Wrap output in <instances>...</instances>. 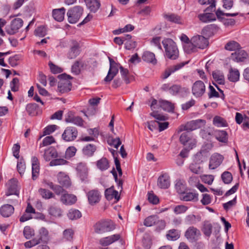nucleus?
<instances>
[{"mask_svg": "<svg viewBox=\"0 0 249 249\" xmlns=\"http://www.w3.org/2000/svg\"><path fill=\"white\" fill-rule=\"evenodd\" d=\"M87 197L89 203L93 205L98 203L101 198L100 193L97 190H92L87 193Z\"/></svg>", "mask_w": 249, "mask_h": 249, "instance_id": "10", "label": "nucleus"}, {"mask_svg": "<svg viewBox=\"0 0 249 249\" xmlns=\"http://www.w3.org/2000/svg\"><path fill=\"white\" fill-rule=\"evenodd\" d=\"M206 121L202 119L192 121L187 124L189 131H192L205 125Z\"/></svg>", "mask_w": 249, "mask_h": 249, "instance_id": "24", "label": "nucleus"}, {"mask_svg": "<svg viewBox=\"0 0 249 249\" xmlns=\"http://www.w3.org/2000/svg\"><path fill=\"white\" fill-rule=\"evenodd\" d=\"M179 38L183 43V47L184 51L187 53H190L191 38L189 37L185 34H182L179 36Z\"/></svg>", "mask_w": 249, "mask_h": 249, "instance_id": "22", "label": "nucleus"}, {"mask_svg": "<svg viewBox=\"0 0 249 249\" xmlns=\"http://www.w3.org/2000/svg\"><path fill=\"white\" fill-rule=\"evenodd\" d=\"M180 231L176 229L169 230L166 234V237L168 240L175 241L180 237Z\"/></svg>", "mask_w": 249, "mask_h": 249, "instance_id": "37", "label": "nucleus"}, {"mask_svg": "<svg viewBox=\"0 0 249 249\" xmlns=\"http://www.w3.org/2000/svg\"><path fill=\"white\" fill-rule=\"evenodd\" d=\"M120 237V235L119 234H113L101 238L99 241V243L103 246H107L118 240Z\"/></svg>", "mask_w": 249, "mask_h": 249, "instance_id": "14", "label": "nucleus"}, {"mask_svg": "<svg viewBox=\"0 0 249 249\" xmlns=\"http://www.w3.org/2000/svg\"><path fill=\"white\" fill-rule=\"evenodd\" d=\"M96 150V147L94 145L89 144L83 148L82 152L84 155L90 157L93 155Z\"/></svg>", "mask_w": 249, "mask_h": 249, "instance_id": "39", "label": "nucleus"}, {"mask_svg": "<svg viewBox=\"0 0 249 249\" xmlns=\"http://www.w3.org/2000/svg\"><path fill=\"white\" fill-rule=\"evenodd\" d=\"M213 124L217 127H226L228 125L226 121L219 116H216L213 119Z\"/></svg>", "mask_w": 249, "mask_h": 249, "instance_id": "41", "label": "nucleus"}, {"mask_svg": "<svg viewBox=\"0 0 249 249\" xmlns=\"http://www.w3.org/2000/svg\"><path fill=\"white\" fill-rule=\"evenodd\" d=\"M65 121L67 123H71L74 124H77L78 119L74 116L72 111H69L65 115Z\"/></svg>", "mask_w": 249, "mask_h": 249, "instance_id": "45", "label": "nucleus"}, {"mask_svg": "<svg viewBox=\"0 0 249 249\" xmlns=\"http://www.w3.org/2000/svg\"><path fill=\"white\" fill-rule=\"evenodd\" d=\"M120 65L110 66L107 74L104 79L106 82H110L118 72V68H120Z\"/></svg>", "mask_w": 249, "mask_h": 249, "instance_id": "18", "label": "nucleus"}, {"mask_svg": "<svg viewBox=\"0 0 249 249\" xmlns=\"http://www.w3.org/2000/svg\"><path fill=\"white\" fill-rule=\"evenodd\" d=\"M213 79L219 84L223 85L225 83V78L223 73L218 70L214 71L213 72Z\"/></svg>", "mask_w": 249, "mask_h": 249, "instance_id": "35", "label": "nucleus"}, {"mask_svg": "<svg viewBox=\"0 0 249 249\" xmlns=\"http://www.w3.org/2000/svg\"><path fill=\"white\" fill-rule=\"evenodd\" d=\"M8 191L7 196L15 195L18 196L20 190V186L18 181L16 179H12L8 182Z\"/></svg>", "mask_w": 249, "mask_h": 249, "instance_id": "9", "label": "nucleus"}, {"mask_svg": "<svg viewBox=\"0 0 249 249\" xmlns=\"http://www.w3.org/2000/svg\"><path fill=\"white\" fill-rule=\"evenodd\" d=\"M240 73L238 70L231 68L228 74V79L232 82H236L239 79Z\"/></svg>", "mask_w": 249, "mask_h": 249, "instance_id": "33", "label": "nucleus"}, {"mask_svg": "<svg viewBox=\"0 0 249 249\" xmlns=\"http://www.w3.org/2000/svg\"><path fill=\"white\" fill-rule=\"evenodd\" d=\"M78 54V43L76 40L72 41V45L68 54V57L69 59H74L77 57Z\"/></svg>", "mask_w": 249, "mask_h": 249, "instance_id": "31", "label": "nucleus"}, {"mask_svg": "<svg viewBox=\"0 0 249 249\" xmlns=\"http://www.w3.org/2000/svg\"><path fill=\"white\" fill-rule=\"evenodd\" d=\"M58 182L66 188L69 187L71 185V182L69 177L63 173L60 172L58 175Z\"/></svg>", "mask_w": 249, "mask_h": 249, "instance_id": "25", "label": "nucleus"}, {"mask_svg": "<svg viewBox=\"0 0 249 249\" xmlns=\"http://www.w3.org/2000/svg\"><path fill=\"white\" fill-rule=\"evenodd\" d=\"M201 221V216L199 215L190 214L186 215L184 218V222L187 225L196 224Z\"/></svg>", "mask_w": 249, "mask_h": 249, "instance_id": "28", "label": "nucleus"}, {"mask_svg": "<svg viewBox=\"0 0 249 249\" xmlns=\"http://www.w3.org/2000/svg\"><path fill=\"white\" fill-rule=\"evenodd\" d=\"M248 53L245 51L239 49L237 51L232 53L231 55V59L235 62L244 61L247 57Z\"/></svg>", "mask_w": 249, "mask_h": 249, "instance_id": "12", "label": "nucleus"}, {"mask_svg": "<svg viewBox=\"0 0 249 249\" xmlns=\"http://www.w3.org/2000/svg\"><path fill=\"white\" fill-rule=\"evenodd\" d=\"M209 45L208 38L201 35H196L191 38L190 53L199 49H204Z\"/></svg>", "mask_w": 249, "mask_h": 249, "instance_id": "2", "label": "nucleus"}, {"mask_svg": "<svg viewBox=\"0 0 249 249\" xmlns=\"http://www.w3.org/2000/svg\"><path fill=\"white\" fill-rule=\"evenodd\" d=\"M175 188L178 193L181 195L185 191V186L181 180L177 181L175 184Z\"/></svg>", "mask_w": 249, "mask_h": 249, "instance_id": "58", "label": "nucleus"}, {"mask_svg": "<svg viewBox=\"0 0 249 249\" xmlns=\"http://www.w3.org/2000/svg\"><path fill=\"white\" fill-rule=\"evenodd\" d=\"M189 168L191 172L196 174H200L202 172V168L199 164L196 163H192L190 164Z\"/></svg>", "mask_w": 249, "mask_h": 249, "instance_id": "52", "label": "nucleus"}, {"mask_svg": "<svg viewBox=\"0 0 249 249\" xmlns=\"http://www.w3.org/2000/svg\"><path fill=\"white\" fill-rule=\"evenodd\" d=\"M192 93L196 97L201 96L205 91V86L204 83L200 80L196 81L192 88Z\"/></svg>", "mask_w": 249, "mask_h": 249, "instance_id": "8", "label": "nucleus"}, {"mask_svg": "<svg viewBox=\"0 0 249 249\" xmlns=\"http://www.w3.org/2000/svg\"><path fill=\"white\" fill-rule=\"evenodd\" d=\"M179 140L181 143L186 144L190 141V134L188 132L183 133L180 136Z\"/></svg>", "mask_w": 249, "mask_h": 249, "instance_id": "61", "label": "nucleus"}, {"mask_svg": "<svg viewBox=\"0 0 249 249\" xmlns=\"http://www.w3.org/2000/svg\"><path fill=\"white\" fill-rule=\"evenodd\" d=\"M180 199L185 201H197L198 194L192 192L185 193L184 192L180 196Z\"/></svg>", "mask_w": 249, "mask_h": 249, "instance_id": "29", "label": "nucleus"}, {"mask_svg": "<svg viewBox=\"0 0 249 249\" xmlns=\"http://www.w3.org/2000/svg\"><path fill=\"white\" fill-rule=\"evenodd\" d=\"M47 34V29L46 27L43 26H41L37 27L35 31V34L36 36L43 37L45 36Z\"/></svg>", "mask_w": 249, "mask_h": 249, "instance_id": "53", "label": "nucleus"}, {"mask_svg": "<svg viewBox=\"0 0 249 249\" xmlns=\"http://www.w3.org/2000/svg\"><path fill=\"white\" fill-rule=\"evenodd\" d=\"M10 87L12 91L16 92L19 89V80L18 78H14L10 83Z\"/></svg>", "mask_w": 249, "mask_h": 249, "instance_id": "62", "label": "nucleus"}, {"mask_svg": "<svg viewBox=\"0 0 249 249\" xmlns=\"http://www.w3.org/2000/svg\"><path fill=\"white\" fill-rule=\"evenodd\" d=\"M57 128L58 126L55 124L48 125L44 128V135H49L54 132Z\"/></svg>", "mask_w": 249, "mask_h": 249, "instance_id": "63", "label": "nucleus"}, {"mask_svg": "<svg viewBox=\"0 0 249 249\" xmlns=\"http://www.w3.org/2000/svg\"><path fill=\"white\" fill-rule=\"evenodd\" d=\"M188 63V62H181L167 69L163 73V79L168 78L172 73L180 70L183 66Z\"/></svg>", "mask_w": 249, "mask_h": 249, "instance_id": "13", "label": "nucleus"}, {"mask_svg": "<svg viewBox=\"0 0 249 249\" xmlns=\"http://www.w3.org/2000/svg\"><path fill=\"white\" fill-rule=\"evenodd\" d=\"M39 238L41 241L46 242L49 239V231L44 227H42L39 230Z\"/></svg>", "mask_w": 249, "mask_h": 249, "instance_id": "44", "label": "nucleus"}, {"mask_svg": "<svg viewBox=\"0 0 249 249\" xmlns=\"http://www.w3.org/2000/svg\"><path fill=\"white\" fill-rule=\"evenodd\" d=\"M96 165L100 170H106L109 167V162L106 158H102L97 161Z\"/></svg>", "mask_w": 249, "mask_h": 249, "instance_id": "42", "label": "nucleus"}, {"mask_svg": "<svg viewBox=\"0 0 249 249\" xmlns=\"http://www.w3.org/2000/svg\"><path fill=\"white\" fill-rule=\"evenodd\" d=\"M65 11L64 8L53 10V18L59 22L63 21L64 18Z\"/></svg>", "mask_w": 249, "mask_h": 249, "instance_id": "30", "label": "nucleus"}, {"mask_svg": "<svg viewBox=\"0 0 249 249\" xmlns=\"http://www.w3.org/2000/svg\"><path fill=\"white\" fill-rule=\"evenodd\" d=\"M221 178L224 183L229 184L232 180V176L230 172L225 171L221 175Z\"/></svg>", "mask_w": 249, "mask_h": 249, "instance_id": "49", "label": "nucleus"}, {"mask_svg": "<svg viewBox=\"0 0 249 249\" xmlns=\"http://www.w3.org/2000/svg\"><path fill=\"white\" fill-rule=\"evenodd\" d=\"M142 60L148 63H151L154 65L157 63V60L155 58V54L150 52H145L142 55Z\"/></svg>", "mask_w": 249, "mask_h": 249, "instance_id": "26", "label": "nucleus"}, {"mask_svg": "<svg viewBox=\"0 0 249 249\" xmlns=\"http://www.w3.org/2000/svg\"><path fill=\"white\" fill-rule=\"evenodd\" d=\"M182 90H184L186 91L188 90V89L182 88L179 85H173L169 89L170 93L173 95H177Z\"/></svg>", "mask_w": 249, "mask_h": 249, "instance_id": "47", "label": "nucleus"}, {"mask_svg": "<svg viewBox=\"0 0 249 249\" xmlns=\"http://www.w3.org/2000/svg\"><path fill=\"white\" fill-rule=\"evenodd\" d=\"M76 148L74 146H70L66 150L65 156L66 158H71L75 155Z\"/></svg>", "mask_w": 249, "mask_h": 249, "instance_id": "60", "label": "nucleus"}, {"mask_svg": "<svg viewBox=\"0 0 249 249\" xmlns=\"http://www.w3.org/2000/svg\"><path fill=\"white\" fill-rule=\"evenodd\" d=\"M212 17L213 15L210 13H205L198 16L200 20L203 22H208L213 20Z\"/></svg>", "mask_w": 249, "mask_h": 249, "instance_id": "55", "label": "nucleus"}, {"mask_svg": "<svg viewBox=\"0 0 249 249\" xmlns=\"http://www.w3.org/2000/svg\"><path fill=\"white\" fill-rule=\"evenodd\" d=\"M215 135L216 139L220 142H226L228 141V134L225 131H216Z\"/></svg>", "mask_w": 249, "mask_h": 249, "instance_id": "38", "label": "nucleus"}, {"mask_svg": "<svg viewBox=\"0 0 249 249\" xmlns=\"http://www.w3.org/2000/svg\"><path fill=\"white\" fill-rule=\"evenodd\" d=\"M23 21L20 18H15L12 20L10 24L5 27L6 32L10 35H13L17 33L19 29L23 26Z\"/></svg>", "mask_w": 249, "mask_h": 249, "instance_id": "6", "label": "nucleus"}, {"mask_svg": "<svg viewBox=\"0 0 249 249\" xmlns=\"http://www.w3.org/2000/svg\"><path fill=\"white\" fill-rule=\"evenodd\" d=\"M188 209V207L185 205H179L175 206L173 211L176 214H179L185 213L187 211Z\"/></svg>", "mask_w": 249, "mask_h": 249, "instance_id": "51", "label": "nucleus"}, {"mask_svg": "<svg viewBox=\"0 0 249 249\" xmlns=\"http://www.w3.org/2000/svg\"><path fill=\"white\" fill-rule=\"evenodd\" d=\"M55 142L54 138L52 136L45 137L42 143L40 144V147L46 146Z\"/></svg>", "mask_w": 249, "mask_h": 249, "instance_id": "50", "label": "nucleus"}, {"mask_svg": "<svg viewBox=\"0 0 249 249\" xmlns=\"http://www.w3.org/2000/svg\"><path fill=\"white\" fill-rule=\"evenodd\" d=\"M131 36L129 35H127L125 39V42L124 43L125 48L127 50H130L136 47V43L130 40Z\"/></svg>", "mask_w": 249, "mask_h": 249, "instance_id": "48", "label": "nucleus"}, {"mask_svg": "<svg viewBox=\"0 0 249 249\" xmlns=\"http://www.w3.org/2000/svg\"><path fill=\"white\" fill-rule=\"evenodd\" d=\"M14 212V208L10 204H4L0 208V213L4 217L10 216Z\"/></svg>", "mask_w": 249, "mask_h": 249, "instance_id": "19", "label": "nucleus"}, {"mask_svg": "<svg viewBox=\"0 0 249 249\" xmlns=\"http://www.w3.org/2000/svg\"><path fill=\"white\" fill-rule=\"evenodd\" d=\"M38 192L39 195L45 199H49L55 197L54 195L49 190L44 188H40Z\"/></svg>", "mask_w": 249, "mask_h": 249, "instance_id": "36", "label": "nucleus"}, {"mask_svg": "<svg viewBox=\"0 0 249 249\" xmlns=\"http://www.w3.org/2000/svg\"><path fill=\"white\" fill-rule=\"evenodd\" d=\"M223 157L222 155L214 153L212 155L209 163V168L210 169H215L218 167L222 162Z\"/></svg>", "mask_w": 249, "mask_h": 249, "instance_id": "11", "label": "nucleus"}, {"mask_svg": "<svg viewBox=\"0 0 249 249\" xmlns=\"http://www.w3.org/2000/svg\"><path fill=\"white\" fill-rule=\"evenodd\" d=\"M201 179L205 183L211 185L214 180V176L211 175H203L201 176Z\"/></svg>", "mask_w": 249, "mask_h": 249, "instance_id": "57", "label": "nucleus"}, {"mask_svg": "<svg viewBox=\"0 0 249 249\" xmlns=\"http://www.w3.org/2000/svg\"><path fill=\"white\" fill-rule=\"evenodd\" d=\"M157 185L161 189H167L170 185L169 176L164 174L160 176L158 179Z\"/></svg>", "mask_w": 249, "mask_h": 249, "instance_id": "15", "label": "nucleus"}, {"mask_svg": "<svg viewBox=\"0 0 249 249\" xmlns=\"http://www.w3.org/2000/svg\"><path fill=\"white\" fill-rule=\"evenodd\" d=\"M212 224L208 222H205L202 228V231L205 236L209 237L212 234Z\"/></svg>", "mask_w": 249, "mask_h": 249, "instance_id": "46", "label": "nucleus"}, {"mask_svg": "<svg viewBox=\"0 0 249 249\" xmlns=\"http://www.w3.org/2000/svg\"><path fill=\"white\" fill-rule=\"evenodd\" d=\"M225 49L230 51H236L241 49L240 44L235 41H230L225 46Z\"/></svg>", "mask_w": 249, "mask_h": 249, "instance_id": "40", "label": "nucleus"}, {"mask_svg": "<svg viewBox=\"0 0 249 249\" xmlns=\"http://www.w3.org/2000/svg\"><path fill=\"white\" fill-rule=\"evenodd\" d=\"M49 66L50 67V69L51 71L54 74L59 73L62 72V70L61 68L58 67L57 66L54 65L52 62H49Z\"/></svg>", "mask_w": 249, "mask_h": 249, "instance_id": "64", "label": "nucleus"}, {"mask_svg": "<svg viewBox=\"0 0 249 249\" xmlns=\"http://www.w3.org/2000/svg\"><path fill=\"white\" fill-rule=\"evenodd\" d=\"M60 81L58 83V89L61 93H64L71 90V83L69 79L72 77L66 73H63L58 76Z\"/></svg>", "mask_w": 249, "mask_h": 249, "instance_id": "4", "label": "nucleus"}, {"mask_svg": "<svg viewBox=\"0 0 249 249\" xmlns=\"http://www.w3.org/2000/svg\"><path fill=\"white\" fill-rule=\"evenodd\" d=\"M159 106L164 110L167 112L173 111L174 109L173 105L167 101L162 100H159Z\"/></svg>", "mask_w": 249, "mask_h": 249, "instance_id": "34", "label": "nucleus"}, {"mask_svg": "<svg viewBox=\"0 0 249 249\" xmlns=\"http://www.w3.org/2000/svg\"><path fill=\"white\" fill-rule=\"evenodd\" d=\"M163 18L168 21L175 23L182 24L183 20L180 16L174 14L165 13L163 15Z\"/></svg>", "mask_w": 249, "mask_h": 249, "instance_id": "21", "label": "nucleus"}, {"mask_svg": "<svg viewBox=\"0 0 249 249\" xmlns=\"http://www.w3.org/2000/svg\"><path fill=\"white\" fill-rule=\"evenodd\" d=\"M78 132L76 127H68L62 135V139L66 142H71L77 137Z\"/></svg>", "mask_w": 249, "mask_h": 249, "instance_id": "7", "label": "nucleus"}, {"mask_svg": "<svg viewBox=\"0 0 249 249\" xmlns=\"http://www.w3.org/2000/svg\"><path fill=\"white\" fill-rule=\"evenodd\" d=\"M121 74L124 81L125 83L127 84L130 83L129 79L127 76L128 71L126 69H124L122 66H120Z\"/></svg>", "mask_w": 249, "mask_h": 249, "instance_id": "56", "label": "nucleus"}, {"mask_svg": "<svg viewBox=\"0 0 249 249\" xmlns=\"http://www.w3.org/2000/svg\"><path fill=\"white\" fill-rule=\"evenodd\" d=\"M157 218L155 216H150L147 217L144 221V225L147 227H151L156 223Z\"/></svg>", "mask_w": 249, "mask_h": 249, "instance_id": "54", "label": "nucleus"}, {"mask_svg": "<svg viewBox=\"0 0 249 249\" xmlns=\"http://www.w3.org/2000/svg\"><path fill=\"white\" fill-rule=\"evenodd\" d=\"M23 234L25 237L28 239L34 235V231L29 226H26L23 230Z\"/></svg>", "mask_w": 249, "mask_h": 249, "instance_id": "59", "label": "nucleus"}, {"mask_svg": "<svg viewBox=\"0 0 249 249\" xmlns=\"http://www.w3.org/2000/svg\"><path fill=\"white\" fill-rule=\"evenodd\" d=\"M80 2H85L87 8L93 12H96L100 6L98 0H80Z\"/></svg>", "mask_w": 249, "mask_h": 249, "instance_id": "16", "label": "nucleus"}, {"mask_svg": "<svg viewBox=\"0 0 249 249\" xmlns=\"http://www.w3.org/2000/svg\"><path fill=\"white\" fill-rule=\"evenodd\" d=\"M68 21L71 23H75L78 20V8L74 7L67 13Z\"/></svg>", "mask_w": 249, "mask_h": 249, "instance_id": "23", "label": "nucleus"}, {"mask_svg": "<svg viewBox=\"0 0 249 249\" xmlns=\"http://www.w3.org/2000/svg\"><path fill=\"white\" fill-rule=\"evenodd\" d=\"M60 201L64 204L72 205L76 202L77 197L72 194L64 193L61 196Z\"/></svg>", "mask_w": 249, "mask_h": 249, "instance_id": "17", "label": "nucleus"}, {"mask_svg": "<svg viewBox=\"0 0 249 249\" xmlns=\"http://www.w3.org/2000/svg\"><path fill=\"white\" fill-rule=\"evenodd\" d=\"M49 213L54 217H59L61 215L62 211L61 209L55 205H52L49 207Z\"/></svg>", "mask_w": 249, "mask_h": 249, "instance_id": "43", "label": "nucleus"}, {"mask_svg": "<svg viewBox=\"0 0 249 249\" xmlns=\"http://www.w3.org/2000/svg\"><path fill=\"white\" fill-rule=\"evenodd\" d=\"M105 196L108 200H111L114 198L117 201H118L120 198L118 192L113 190L112 188H109L106 190Z\"/></svg>", "mask_w": 249, "mask_h": 249, "instance_id": "32", "label": "nucleus"}, {"mask_svg": "<svg viewBox=\"0 0 249 249\" xmlns=\"http://www.w3.org/2000/svg\"><path fill=\"white\" fill-rule=\"evenodd\" d=\"M57 157V152L56 149L50 147L44 151L43 158L46 161H50L52 158H55Z\"/></svg>", "mask_w": 249, "mask_h": 249, "instance_id": "27", "label": "nucleus"}, {"mask_svg": "<svg viewBox=\"0 0 249 249\" xmlns=\"http://www.w3.org/2000/svg\"><path fill=\"white\" fill-rule=\"evenodd\" d=\"M201 235L200 230L194 226L189 227L184 233L185 237L191 243L198 241Z\"/></svg>", "mask_w": 249, "mask_h": 249, "instance_id": "5", "label": "nucleus"}, {"mask_svg": "<svg viewBox=\"0 0 249 249\" xmlns=\"http://www.w3.org/2000/svg\"><path fill=\"white\" fill-rule=\"evenodd\" d=\"M79 176L82 181L87 182L88 181V168L85 163H79Z\"/></svg>", "mask_w": 249, "mask_h": 249, "instance_id": "20", "label": "nucleus"}, {"mask_svg": "<svg viewBox=\"0 0 249 249\" xmlns=\"http://www.w3.org/2000/svg\"><path fill=\"white\" fill-rule=\"evenodd\" d=\"M162 43L166 56L171 59H177L178 56V51L175 42L170 38H166L162 40Z\"/></svg>", "mask_w": 249, "mask_h": 249, "instance_id": "1", "label": "nucleus"}, {"mask_svg": "<svg viewBox=\"0 0 249 249\" xmlns=\"http://www.w3.org/2000/svg\"><path fill=\"white\" fill-rule=\"evenodd\" d=\"M115 229V224L112 221L109 219L100 220L94 226L95 231L97 233L109 232Z\"/></svg>", "mask_w": 249, "mask_h": 249, "instance_id": "3", "label": "nucleus"}]
</instances>
